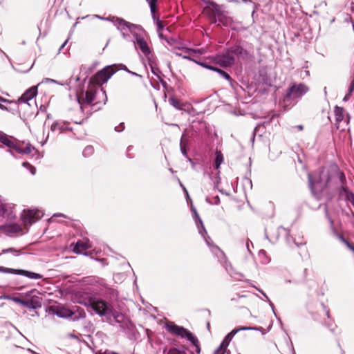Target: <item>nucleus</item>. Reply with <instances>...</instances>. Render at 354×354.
<instances>
[{
  "mask_svg": "<svg viewBox=\"0 0 354 354\" xmlns=\"http://www.w3.org/2000/svg\"><path fill=\"white\" fill-rule=\"evenodd\" d=\"M310 188L314 195H318L328 186L332 179L329 168H319L313 174H308Z\"/></svg>",
  "mask_w": 354,
  "mask_h": 354,
  "instance_id": "obj_1",
  "label": "nucleus"
},
{
  "mask_svg": "<svg viewBox=\"0 0 354 354\" xmlns=\"http://www.w3.org/2000/svg\"><path fill=\"white\" fill-rule=\"evenodd\" d=\"M212 7L204 8L203 14L211 21L212 24L225 27H232L233 24L232 18L227 16L222 10L221 6L216 3H210Z\"/></svg>",
  "mask_w": 354,
  "mask_h": 354,
  "instance_id": "obj_2",
  "label": "nucleus"
},
{
  "mask_svg": "<svg viewBox=\"0 0 354 354\" xmlns=\"http://www.w3.org/2000/svg\"><path fill=\"white\" fill-rule=\"evenodd\" d=\"M0 142L9 148L8 151L12 155H13V151L20 154H30L35 150V147L30 143L20 142L1 131H0Z\"/></svg>",
  "mask_w": 354,
  "mask_h": 354,
  "instance_id": "obj_3",
  "label": "nucleus"
},
{
  "mask_svg": "<svg viewBox=\"0 0 354 354\" xmlns=\"http://www.w3.org/2000/svg\"><path fill=\"white\" fill-rule=\"evenodd\" d=\"M166 328L169 333L176 335L182 338H186L196 346V351L198 353L200 352L199 342L197 337H195L189 330L173 323L167 324L166 325Z\"/></svg>",
  "mask_w": 354,
  "mask_h": 354,
  "instance_id": "obj_4",
  "label": "nucleus"
},
{
  "mask_svg": "<svg viewBox=\"0 0 354 354\" xmlns=\"http://www.w3.org/2000/svg\"><path fill=\"white\" fill-rule=\"evenodd\" d=\"M261 327H250V326H241L239 328H236L233 329L230 333H228L221 344L218 346L217 349H216L214 352V354H230L229 350H227V346L233 338V337L241 330H261Z\"/></svg>",
  "mask_w": 354,
  "mask_h": 354,
  "instance_id": "obj_5",
  "label": "nucleus"
},
{
  "mask_svg": "<svg viewBox=\"0 0 354 354\" xmlns=\"http://www.w3.org/2000/svg\"><path fill=\"white\" fill-rule=\"evenodd\" d=\"M84 305L90 310L94 311L100 316L107 315L112 313L111 305L102 299H90L88 302L84 303Z\"/></svg>",
  "mask_w": 354,
  "mask_h": 354,
  "instance_id": "obj_6",
  "label": "nucleus"
},
{
  "mask_svg": "<svg viewBox=\"0 0 354 354\" xmlns=\"http://www.w3.org/2000/svg\"><path fill=\"white\" fill-rule=\"evenodd\" d=\"M309 90V87L304 83H294L288 88L286 97V98L292 100L301 98L307 93Z\"/></svg>",
  "mask_w": 354,
  "mask_h": 354,
  "instance_id": "obj_7",
  "label": "nucleus"
},
{
  "mask_svg": "<svg viewBox=\"0 0 354 354\" xmlns=\"http://www.w3.org/2000/svg\"><path fill=\"white\" fill-rule=\"evenodd\" d=\"M214 62L222 67H228L235 64V57L231 54L229 48L223 53L214 57Z\"/></svg>",
  "mask_w": 354,
  "mask_h": 354,
  "instance_id": "obj_8",
  "label": "nucleus"
},
{
  "mask_svg": "<svg viewBox=\"0 0 354 354\" xmlns=\"http://www.w3.org/2000/svg\"><path fill=\"white\" fill-rule=\"evenodd\" d=\"M115 65L107 66L98 71L95 75L97 84L106 83L109 79L116 72Z\"/></svg>",
  "mask_w": 354,
  "mask_h": 354,
  "instance_id": "obj_9",
  "label": "nucleus"
},
{
  "mask_svg": "<svg viewBox=\"0 0 354 354\" xmlns=\"http://www.w3.org/2000/svg\"><path fill=\"white\" fill-rule=\"evenodd\" d=\"M15 205L8 203L5 199L0 198V215L8 220L14 219L15 214L14 212Z\"/></svg>",
  "mask_w": 354,
  "mask_h": 354,
  "instance_id": "obj_10",
  "label": "nucleus"
},
{
  "mask_svg": "<svg viewBox=\"0 0 354 354\" xmlns=\"http://www.w3.org/2000/svg\"><path fill=\"white\" fill-rule=\"evenodd\" d=\"M98 91L102 92V94H105V91L102 88H100L99 85L90 84L85 93V98L84 99V102L88 104H96L97 102H95V96Z\"/></svg>",
  "mask_w": 354,
  "mask_h": 354,
  "instance_id": "obj_11",
  "label": "nucleus"
},
{
  "mask_svg": "<svg viewBox=\"0 0 354 354\" xmlns=\"http://www.w3.org/2000/svg\"><path fill=\"white\" fill-rule=\"evenodd\" d=\"M0 272L23 275L32 279H39L42 278V275L38 273L25 270H15L3 266H0Z\"/></svg>",
  "mask_w": 354,
  "mask_h": 354,
  "instance_id": "obj_12",
  "label": "nucleus"
},
{
  "mask_svg": "<svg viewBox=\"0 0 354 354\" xmlns=\"http://www.w3.org/2000/svg\"><path fill=\"white\" fill-rule=\"evenodd\" d=\"M42 216L43 213L41 211L31 209L27 211H24V213L21 215V220L25 225H31L35 222V220L41 218Z\"/></svg>",
  "mask_w": 354,
  "mask_h": 354,
  "instance_id": "obj_13",
  "label": "nucleus"
},
{
  "mask_svg": "<svg viewBox=\"0 0 354 354\" xmlns=\"http://www.w3.org/2000/svg\"><path fill=\"white\" fill-rule=\"evenodd\" d=\"M50 130L53 133L61 134L71 131L72 129L68 126V122H54L50 127Z\"/></svg>",
  "mask_w": 354,
  "mask_h": 354,
  "instance_id": "obj_14",
  "label": "nucleus"
},
{
  "mask_svg": "<svg viewBox=\"0 0 354 354\" xmlns=\"http://www.w3.org/2000/svg\"><path fill=\"white\" fill-rule=\"evenodd\" d=\"M229 50L234 57L245 60L248 57V52L239 45H234L229 48Z\"/></svg>",
  "mask_w": 354,
  "mask_h": 354,
  "instance_id": "obj_15",
  "label": "nucleus"
},
{
  "mask_svg": "<svg viewBox=\"0 0 354 354\" xmlns=\"http://www.w3.org/2000/svg\"><path fill=\"white\" fill-rule=\"evenodd\" d=\"M114 24L121 32L126 30H129L130 32H132L133 28H138V26L118 17L114 21Z\"/></svg>",
  "mask_w": 354,
  "mask_h": 354,
  "instance_id": "obj_16",
  "label": "nucleus"
},
{
  "mask_svg": "<svg viewBox=\"0 0 354 354\" xmlns=\"http://www.w3.org/2000/svg\"><path fill=\"white\" fill-rule=\"evenodd\" d=\"M37 94V87L33 86L26 90L24 93L18 99L19 103H27L35 97Z\"/></svg>",
  "mask_w": 354,
  "mask_h": 354,
  "instance_id": "obj_17",
  "label": "nucleus"
},
{
  "mask_svg": "<svg viewBox=\"0 0 354 354\" xmlns=\"http://www.w3.org/2000/svg\"><path fill=\"white\" fill-rule=\"evenodd\" d=\"M135 39L136 42L135 46H136V44L139 46L140 50L142 53L146 56L148 57L151 54V50L149 49V47L147 43V41L140 35L138 34H135Z\"/></svg>",
  "mask_w": 354,
  "mask_h": 354,
  "instance_id": "obj_18",
  "label": "nucleus"
},
{
  "mask_svg": "<svg viewBox=\"0 0 354 354\" xmlns=\"http://www.w3.org/2000/svg\"><path fill=\"white\" fill-rule=\"evenodd\" d=\"M214 252L216 255L218 261L222 264L223 267H225L227 272H230V268H231V265L228 263L227 257L224 252L221 250L217 246L214 247Z\"/></svg>",
  "mask_w": 354,
  "mask_h": 354,
  "instance_id": "obj_19",
  "label": "nucleus"
},
{
  "mask_svg": "<svg viewBox=\"0 0 354 354\" xmlns=\"http://www.w3.org/2000/svg\"><path fill=\"white\" fill-rule=\"evenodd\" d=\"M91 248L90 241L88 239L79 240L76 242L73 251L76 254H81L84 251Z\"/></svg>",
  "mask_w": 354,
  "mask_h": 354,
  "instance_id": "obj_20",
  "label": "nucleus"
},
{
  "mask_svg": "<svg viewBox=\"0 0 354 354\" xmlns=\"http://www.w3.org/2000/svg\"><path fill=\"white\" fill-rule=\"evenodd\" d=\"M54 313L61 318H68L73 316V310L64 307L51 306Z\"/></svg>",
  "mask_w": 354,
  "mask_h": 354,
  "instance_id": "obj_21",
  "label": "nucleus"
},
{
  "mask_svg": "<svg viewBox=\"0 0 354 354\" xmlns=\"http://www.w3.org/2000/svg\"><path fill=\"white\" fill-rule=\"evenodd\" d=\"M334 113L335 116V126L337 129H339L340 122L343 121H344L346 124L348 123V119H344L343 108L335 106L334 109Z\"/></svg>",
  "mask_w": 354,
  "mask_h": 354,
  "instance_id": "obj_22",
  "label": "nucleus"
},
{
  "mask_svg": "<svg viewBox=\"0 0 354 354\" xmlns=\"http://www.w3.org/2000/svg\"><path fill=\"white\" fill-rule=\"evenodd\" d=\"M15 301H17L18 303H19L24 307H26L29 309H35L36 308L40 306V304L38 301L37 297L35 299L32 298L30 299H27V300L17 299H15Z\"/></svg>",
  "mask_w": 354,
  "mask_h": 354,
  "instance_id": "obj_23",
  "label": "nucleus"
},
{
  "mask_svg": "<svg viewBox=\"0 0 354 354\" xmlns=\"http://www.w3.org/2000/svg\"><path fill=\"white\" fill-rule=\"evenodd\" d=\"M192 210L194 212V218L195 220L196 225L198 227V232L201 234L203 236L204 235H207V230L203 225V223L200 218L196 209L195 208H192Z\"/></svg>",
  "mask_w": 354,
  "mask_h": 354,
  "instance_id": "obj_24",
  "label": "nucleus"
},
{
  "mask_svg": "<svg viewBox=\"0 0 354 354\" xmlns=\"http://www.w3.org/2000/svg\"><path fill=\"white\" fill-rule=\"evenodd\" d=\"M0 230H3L6 234L17 233L21 231V227L17 223H10L0 226Z\"/></svg>",
  "mask_w": 354,
  "mask_h": 354,
  "instance_id": "obj_25",
  "label": "nucleus"
},
{
  "mask_svg": "<svg viewBox=\"0 0 354 354\" xmlns=\"http://www.w3.org/2000/svg\"><path fill=\"white\" fill-rule=\"evenodd\" d=\"M330 174H331V176H332V178L333 177H337L340 183H343L345 180H346V177H345V175L344 174L340 171V169H339L338 166L337 165H333L330 167Z\"/></svg>",
  "mask_w": 354,
  "mask_h": 354,
  "instance_id": "obj_26",
  "label": "nucleus"
},
{
  "mask_svg": "<svg viewBox=\"0 0 354 354\" xmlns=\"http://www.w3.org/2000/svg\"><path fill=\"white\" fill-rule=\"evenodd\" d=\"M188 144V137L187 135L184 133H183L180 141V151L182 154L187 158L189 161H191V158L188 156L187 152V146Z\"/></svg>",
  "mask_w": 354,
  "mask_h": 354,
  "instance_id": "obj_27",
  "label": "nucleus"
},
{
  "mask_svg": "<svg viewBox=\"0 0 354 354\" xmlns=\"http://www.w3.org/2000/svg\"><path fill=\"white\" fill-rule=\"evenodd\" d=\"M113 316H114L115 320L118 323H124V324H121L120 326V327L122 330H124L125 327L129 328V327L132 326L131 324L129 321L125 322V320H124L125 317L122 314L117 313L116 315H113Z\"/></svg>",
  "mask_w": 354,
  "mask_h": 354,
  "instance_id": "obj_28",
  "label": "nucleus"
},
{
  "mask_svg": "<svg viewBox=\"0 0 354 354\" xmlns=\"http://www.w3.org/2000/svg\"><path fill=\"white\" fill-rule=\"evenodd\" d=\"M193 51L194 50H192V48H188L184 49L183 53H178V51H174V53L177 56L182 57L183 59L191 60L195 62L196 60L192 57V56L193 55Z\"/></svg>",
  "mask_w": 354,
  "mask_h": 354,
  "instance_id": "obj_29",
  "label": "nucleus"
},
{
  "mask_svg": "<svg viewBox=\"0 0 354 354\" xmlns=\"http://www.w3.org/2000/svg\"><path fill=\"white\" fill-rule=\"evenodd\" d=\"M73 316L71 317V319L73 321H76L80 319H83L86 317V313L82 308L77 307V308L73 310Z\"/></svg>",
  "mask_w": 354,
  "mask_h": 354,
  "instance_id": "obj_30",
  "label": "nucleus"
},
{
  "mask_svg": "<svg viewBox=\"0 0 354 354\" xmlns=\"http://www.w3.org/2000/svg\"><path fill=\"white\" fill-rule=\"evenodd\" d=\"M342 191L344 194L345 199L354 206V194L344 186L342 187Z\"/></svg>",
  "mask_w": 354,
  "mask_h": 354,
  "instance_id": "obj_31",
  "label": "nucleus"
},
{
  "mask_svg": "<svg viewBox=\"0 0 354 354\" xmlns=\"http://www.w3.org/2000/svg\"><path fill=\"white\" fill-rule=\"evenodd\" d=\"M342 191L344 194L345 199L354 206V194L344 186L342 187Z\"/></svg>",
  "mask_w": 354,
  "mask_h": 354,
  "instance_id": "obj_32",
  "label": "nucleus"
},
{
  "mask_svg": "<svg viewBox=\"0 0 354 354\" xmlns=\"http://www.w3.org/2000/svg\"><path fill=\"white\" fill-rule=\"evenodd\" d=\"M223 161V156L221 151H216V158L214 160V165H215L216 169H218L220 167V165L222 164Z\"/></svg>",
  "mask_w": 354,
  "mask_h": 354,
  "instance_id": "obj_33",
  "label": "nucleus"
},
{
  "mask_svg": "<svg viewBox=\"0 0 354 354\" xmlns=\"http://www.w3.org/2000/svg\"><path fill=\"white\" fill-rule=\"evenodd\" d=\"M6 253H12L14 256H19L22 252H21V250L16 249L15 248H9L3 249L1 251V254H6Z\"/></svg>",
  "mask_w": 354,
  "mask_h": 354,
  "instance_id": "obj_34",
  "label": "nucleus"
},
{
  "mask_svg": "<svg viewBox=\"0 0 354 354\" xmlns=\"http://www.w3.org/2000/svg\"><path fill=\"white\" fill-rule=\"evenodd\" d=\"M147 2L149 3L150 7V11L152 15V17L153 19H155L156 16V3L158 2V0H146Z\"/></svg>",
  "mask_w": 354,
  "mask_h": 354,
  "instance_id": "obj_35",
  "label": "nucleus"
},
{
  "mask_svg": "<svg viewBox=\"0 0 354 354\" xmlns=\"http://www.w3.org/2000/svg\"><path fill=\"white\" fill-rule=\"evenodd\" d=\"M169 104L177 109H181V102L179 100L175 97H170L169 99Z\"/></svg>",
  "mask_w": 354,
  "mask_h": 354,
  "instance_id": "obj_36",
  "label": "nucleus"
},
{
  "mask_svg": "<svg viewBox=\"0 0 354 354\" xmlns=\"http://www.w3.org/2000/svg\"><path fill=\"white\" fill-rule=\"evenodd\" d=\"M94 152V149L92 146L88 145L86 146L84 149L83 150L82 154L85 157H88L91 156Z\"/></svg>",
  "mask_w": 354,
  "mask_h": 354,
  "instance_id": "obj_37",
  "label": "nucleus"
},
{
  "mask_svg": "<svg viewBox=\"0 0 354 354\" xmlns=\"http://www.w3.org/2000/svg\"><path fill=\"white\" fill-rule=\"evenodd\" d=\"M206 201L212 205H218L220 203V198L218 196H215L212 198L207 196L206 198Z\"/></svg>",
  "mask_w": 354,
  "mask_h": 354,
  "instance_id": "obj_38",
  "label": "nucleus"
},
{
  "mask_svg": "<svg viewBox=\"0 0 354 354\" xmlns=\"http://www.w3.org/2000/svg\"><path fill=\"white\" fill-rule=\"evenodd\" d=\"M22 165L24 167H26L28 169H29V171L31 173V174H32V175L35 174V173H36V168L35 167H33L32 165H31L29 162H24Z\"/></svg>",
  "mask_w": 354,
  "mask_h": 354,
  "instance_id": "obj_39",
  "label": "nucleus"
},
{
  "mask_svg": "<svg viewBox=\"0 0 354 354\" xmlns=\"http://www.w3.org/2000/svg\"><path fill=\"white\" fill-rule=\"evenodd\" d=\"M153 20L156 21V24L157 26V30L160 33V31L164 28L163 23L162 21H160L158 17H156V16H155V19H153Z\"/></svg>",
  "mask_w": 354,
  "mask_h": 354,
  "instance_id": "obj_40",
  "label": "nucleus"
},
{
  "mask_svg": "<svg viewBox=\"0 0 354 354\" xmlns=\"http://www.w3.org/2000/svg\"><path fill=\"white\" fill-rule=\"evenodd\" d=\"M187 48V47L184 46V45L182 43H176L175 46L173 48V52L174 51H178L181 50L184 51V49Z\"/></svg>",
  "mask_w": 354,
  "mask_h": 354,
  "instance_id": "obj_41",
  "label": "nucleus"
},
{
  "mask_svg": "<svg viewBox=\"0 0 354 354\" xmlns=\"http://www.w3.org/2000/svg\"><path fill=\"white\" fill-rule=\"evenodd\" d=\"M262 295L265 298V301H266L267 302H268L269 305L270 306V307L272 308V310H274V304L270 300V299L268 298V297L266 295V294L262 290H260V289H257Z\"/></svg>",
  "mask_w": 354,
  "mask_h": 354,
  "instance_id": "obj_42",
  "label": "nucleus"
},
{
  "mask_svg": "<svg viewBox=\"0 0 354 354\" xmlns=\"http://www.w3.org/2000/svg\"><path fill=\"white\" fill-rule=\"evenodd\" d=\"M218 73L221 75V77H223L224 79H225L227 80H231L230 75L227 73H226L225 71H224L223 70L221 69V70L218 71Z\"/></svg>",
  "mask_w": 354,
  "mask_h": 354,
  "instance_id": "obj_43",
  "label": "nucleus"
},
{
  "mask_svg": "<svg viewBox=\"0 0 354 354\" xmlns=\"http://www.w3.org/2000/svg\"><path fill=\"white\" fill-rule=\"evenodd\" d=\"M168 354H185V352L181 351L176 348H173L169 350Z\"/></svg>",
  "mask_w": 354,
  "mask_h": 354,
  "instance_id": "obj_44",
  "label": "nucleus"
},
{
  "mask_svg": "<svg viewBox=\"0 0 354 354\" xmlns=\"http://www.w3.org/2000/svg\"><path fill=\"white\" fill-rule=\"evenodd\" d=\"M261 128H264L263 124H258V125L254 128V132H253V134H252V142H254V137H255V135H256L257 132V131H259V129H260Z\"/></svg>",
  "mask_w": 354,
  "mask_h": 354,
  "instance_id": "obj_45",
  "label": "nucleus"
},
{
  "mask_svg": "<svg viewBox=\"0 0 354 354\" xmlns=\"http://www.w3.org/2000/svg\"><path fill=\"white\" fill-rule=\"evenodd\" d=\"M124 129V124L123 122L120 123L118 126L115 127V130L118 132H121Z\"/></svg>",
  "mask_w": 354,
  "mask_h": 354,
  "instance_id": "obj_46",
  "label": "nucleus"
},
{
  "mask_svg": "<svg viewBox=\"0 0 354 354\" xmlns=\"http://www.w3.org/2000/svg\"><path fill=\"white\" fill-rule=\"evenodd\" d=\"M344 245L352 252L354 251V244L350 243L349 241H346Z\"/></svg>",
  "mask_w": 354,
  "mask_h": 354,
  "instance_id": "obj_47",
  "label": "nucleus"
},
{
  "mask_svg": "<svg viewBox=\"0 0 354 354\" xmlns=\"http://www.w3.org/2000/svg\"><path fill=\"white\" fill-rule=\"evenodd\" d=\"M353 89H354V79L352 80V82H351V84L349 85L348 91V95L351 94V93L353 91Z\"/></svg>",
  "mask_w": 354,
  "mask_h": 354,
  "instance_id": "obj_48",
  "label": "nucleus"
},
{
  "mask_svg": "<svg viewBox=\"0 0 354 354\" xmlns=\"http://www.w3.org/2000/svg\"><path fill=\"white\" fill-rule=\"evenodd\" d=\"M1 102H8V100H6L0 96V109H6V106L1 104Z\"/></svg>",
  "mask_w": 354,
  "mask_h": 354,
  "instance_id": "obj_49",
  "label": "nucleus"
},
{
  "mask_svg": "<svg viewBox=\"0 0 354 354\" xmlns=\"http://www.w3.org/2000/svg\"><path fill=\"white\" fill-rule=\"evenodd\" d=\"M206 242V243L208 245H211V238L208 236V234H207V235H204L203 236Z\"/></svg>",
  "mask_w": 354,
  "mask_h": 354,
  "instance_id": "obj_50",
  "label": "nucleus"
},
{
  "mask_svg": "<svg viewBox=\"0 0 354 354\" xmlns=\"http://www.w3.org/2000/svg\"><path fill=\"white\" fill-rule=\"evenodd\" d=\"M230 1L234 2V3L244 2V3H253L252 0H231Z\"/></svg>",
  "mask_w": 354,
  "mask_h": 354,
  "instance_id": "obj_51",
  "label": "nucleus"
},
{
  "mask_svg": "<svg viewBox=\"0 0 354 354\" xmlns=\"http://www.w3.org/2000/svg\"><path fill=\"white\" fill-rule=\"evenodd\" d=\"M337 238L344 244L347 241V240L341 234H337Z\"/></svg>",
  "mask_w": 354,
  "mask_h": 354,
  "instance_id": "obj_52",
  "label": "nucleus"
},
{
  "mask_svg": "<svg viewBox=\"0 0 354 354\" xmlns=\"http://www.w3.org/2000/svg\"><path fill=\"white\" fill-rule=\"evenodd\" d=\"M195 62L197 63L198 64H199V65H201V66L207 68V69H209V67L211 66L210 65H208V64H207L205 63H203V62H197V61H196Z\"/></svg>",
  "mask_w": 354,
  "mask_h": 354,
  "instance_id": "obj_53",
  "label": "nucleus"
},
{
  "mask_svg": "<svg viewBox=\"0 0 354 354\" xmlns=\"http://www.w3.org/2000/svg\"><path fill=\"white\" fill-rule=\"evenodd\" d=\"M192 50H194L193 55L196 53L203 54L204 53V50L203 49H192Z\"/></svg>",
  "mask_w": 354,
  "mask_h": 354,
  "instance_id": "obj_54",
  "label": "nucleus"
},
{
  "mask_svg": "<svg viewBox=\"0 0 354 354\" xmlns=\"http://www.w3.org/2000/svg\"><path fill=\"white\" fill-rule=\"evenodd\" d=\"M209 70H212V71H216V72H217V73H218V71L221 70L220 68H216V67H215V66H209Z\"/></svg>",
  "mask_w": 354,
  "mask_h": 354,
  "instance_id": "obj_55",
  "label": "nucleus"
},
{
  "mask_svg": "<svg viewBox=\"0 0 354 354\" xmlns=\"http://www.w3.org/2000/svg\"><path fill=\"white\" fill-rule=\"evenodd\" d=\"M209 70H212V71H216V72H217V73H218V71L221 70L220 68H216V67H215V66H209Z\"/></svg>",
  "mask_w": 354,
  "mask_h": 354,
  "instance_id": "obj_56",
  "label": "nucleus"
},
{
  "mask_svg": "<svg viewBox=\"0 0 354 354\" xmlns=\"http://www.w3.org/2000/svg\"><path fill=\"white\" fill-rule=\"evenodd\" d=\"M322 306H323L324 309L325 310L326 315L328 317V318H329L330 317L329 310L328 309H326V306L324 304H322Z\"/></svg>",
  "mask_w": 354,
  "mask_h": 354,
  "instance_id": "obj_57",
  "label": "nucleus"
},
{
  "mask_svg": "<svg viewBox=\"0 0 354 354\" xmlns=\"http://www.w3.org/2000/svg\"><path fill=\"white\" fill-rule=\"evenodd\" d=\"M121 32H122V35L123 38L127 39L129 37V34L126 33L124 32V30Z\"/></svg>",
  "mask_w": 354,
  "mask_h": 354,
  "instance_id": "obj_58",
  "label": "nucleus"
},
{
  "mask_svg": "<svg viewBox=\"0 0 354 354\" xmlns=\"http://www.w3.org/2000/svg\"><path fill=\"white\" fill-rule=\"evenodd\" d=\"M67 42H68V39H66V40L64 42V44L60 46V48H59V51H60V50H62L64 48V47L65 46V45L66 44V43H67Z\"/></svg>",
  "mask_w": 354,
  "mask_h": 354,
  "instance_id": "obj_59",
  "label": "nucleus"
},
{
  "mask_svg": "<svg viewBox=\"0 0 354 354\" xmlns=\"http://www.w3.org/2000/svg\"><path fill=\"white\" fill-rule=\"evenodd\" d=\"M87 70V68L86 66H82L81 68H80V71L82 73L83 71H86Z\"/></svg>",
  "mask_w": 354,
  "mask_h": 354,
  "instance_id": "obj_60",
  "label": "nucleus"
},
{
  "mask_svg": "<svg viewBox=\"0 0 354 354\" xmlns=\"http://www.w3.org/2000/svg\"><path fill=\"white\" fill-rule=\"evenodd\" d=\"M46 82H56L55 80H54L53 79H50V78H46Z\"/></svg>",
  "mask_w": 354,
  "mask_h": 354,
  "instance_id": "obj_61",
  "label": "nucleus"
},
{
  "mask_svg": "<svg viewBox=\"0 0 354 354\" xmlns=\"http://www.w3.org/2000/svg\"><path fill=\"white\" fill-rule=\"evenodd\" d=\"M350 95H348V93H347V94L345 95V97H344V101L348 100V99L349 98Z\"/></svg>",
  "mask_w": 354,
  "mask_h": 354,
  "instance_id": "obj_62",
  "label": "nucleus"
},
{
  "mask_svg": "<svg viewBox=\"0 0 354 354\" xmlns=\"http://www.w3.org/2000/svg\"><path fill=\"white\" fill-rule=\"evenodd\" d=\"M298 129H299V130H302V129H303V126H302V125H299V126H298Z\"/></svg>",
  "mask_w": 354,
  "mask_h": 354,
  "instance_id": "obj_63",
  "label": "nucleus"
},
{
  "mask_svg": "<svg viewBox=\"0 0 354 354\" xmlns=\"http://www.w3.org/2000/svg\"><path fill=\"white\" fill-rule=\"evenodd\" d=\"M207 327L208 330H209V322H207Z\"/></svg>",
  "mask_w": 354,
  "mask_h": 354,
  "instance_id": "obj_64",
  "label": "nucleus"
}]
</instances>
